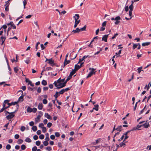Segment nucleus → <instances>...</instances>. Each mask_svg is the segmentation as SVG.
<instances>
[{"label":"nucleus","instance_id":"8","mask_svg":"<svg viewBox=\"0 0 151 151\" xmlns=\"http://www.w3.org/2000/svg\"><path fill=\"white\" fill-rule=\"evenodd\" d=\"M73 18H74L75 20H78L79 18V15L78 14H75V15L73 16Z\"/></svg>","mask_w":151,"mask_h":151},{"label":"nucleus","instance_id":"1","mask_svg":"<svg viewBox=\"0 0 151 151\" xmlns=\"http://www.w3.org/2000/svg\"><path fill=\"white\" fill-rule=\"evenodd\" d=\"M60 79H58L57 81H55L54 83L55 86L57 87L56 89L61 88L65 86V83L64 82L63 83L60 81Z\"/></svg>","mask_w":151,"mask_h":151},{"label":"nucleus","instance_id":"37","mask_svg":"<svg viewBox=\"0 0 151 151\" xmlns=\"http://www.w3.org/2000/svg\"><path fill=\"white\" fill-rule=\"evenodd\" d=\"M23 141L21 139H19L18 140V143L19 144H21L22 143Z\"/></svg>","mask_w":151,"mask_h":151},{"label":"nucleus","instance_id":"4","mask_svg":"<svg viewBox=\"0 0 151 151\" xmlns=\"http://www.w3.org/2000/svg\"><path fill=\"white\" fill-rule=\"evenodd\" d=\"M89 70H91V71L89 73L88 76H87V78L91 77L96 72V69L93 68H89Z\"/></svg>","mask_w":151,"mask_h":151},{"label":"nucleus","instance_id":"29","mask_svg":"<svg viewBox=\"0 0 151 151\" xmlns=\"http://www.w3.org/2000/svg\"><path fill=\"white\" fill-rule=\"evenodd\" d=\"M25 141L28 142H31V140L28 137H27L26 138Z\"/></svg>","mask_w":151,"mask_h":151},{"label":"nucleus","instance_id":"64","mask_svg":"<svg viewBox=\"0 0 151 151\" xmlns=\"http://www.w3.org/2000/svg\"><path fill=\"white\" fill-rule=\"evenodd\" d=\"M50 138L52 139H54L55 138V136L54 135H52L50 136Z\"/></svg>","mask_w":151,"mask_h":151},{"label":"nucleus","instance_id":"42","mask_svg":"<svg viewBox=\"0 0 151 151\" xmlns=\"http://www.w3.org/2000/svg\"><path fill=\"white\" fill-rule=\"evenodd\" d=\"M43 144L45 146H47L48 144V142L47 141H45L43 142Z\"/></svg>","mask_w":151,"mask_h":151},{"label":"nucleus","instance_id":"43","mask_svg":"<svg viewBox=\"0 0 151 151\" xmlns=\"http://www.w3.org/2000/svg\"><path fill=\"white\" fill-rule=\"evenodd\" d=\"M149 84H150V83H149ZM149 88H150V86H149V85H147L146 84L145 85V86L144 88V89H147V90H148L149 89Z\"/></svg>","mask_w":151,"mask_h":151},{"label":"nucleus","instance_id":"63","mask_svg":"<svg viewBox=\"0 0 151 151\" xmlns=\"http://www.w3.org/2000/svg\"><path fill=\"white\" fill-rule=\"evenodd\" d=\"M40 46H41V48L42 50H43L45 48V47L44 46V45L43 44H41Z\"/></svg>","mask_w":151,"mask_h":151},{"label":"nucleus","instance_id":"16","mask_svg":"<svg viewBox=\"0 0 151 151\" xmlns=\"http://www.w3.org/2000/svg\"><path fill=\"white\" fill-rule=\"evenodd\" d=\"M23 96H21L19 97V98L18 99V100L17 102H22L23 101Z\"/></svg>","mask_w":151,"mask_h":151},{"label":"nucleus","instance_id":"2","mask_svg":"<svg viewBox=\"0 0 151 151\" xmlns=\"http://www.w3.org/2000/svg\"><path fill=\"white\" fill-rule=\"evenodd\" d=\"M86 26L85 25L81 29H79L78 28H77L75 30H73L71 32L73 34H74L76 33H78L79 32L86 30Z\"/></svg>","mask_w":151,"mask_h":151},{"label":"nucleus","instance_id":"39","mask_svg":"<svg viewBox=\"0 0 151 151\" xmlns=\"http://www.w3.org/2000/svg\"><path fill=\"white\" fill-rule=\"evenodd\" d=\"M11 147V146L10 145H7L6 146V148L8 150H9L10 149Z\"/></svg>","mask_w":151,"mask_h":151},{"label":"nucleus","instance_id":"3","mask_svg":"<svg viewBox=\"0 0 151 151\" xmlns=\"http://www.w3.org/2000/svg\"><path fill=\"white\" fill-rule=\"evenodd\" d=\"M17 110H16L15 111L11 113L9 112L8 111H6V114L7 113L9 114V115L6 116V118L8 119H10L12 118H13L14 116V114H13L15 113V112H16L17 111Z\"/></svg>","mask_w":151,"mask_h":151},{"label":"nucleus","instance_id":"34","mask_svg":"<svg viewBox=\"0 0 151 151\" xmlns=\"http://www.w3.org/2000/svg\"><path fill=\"white\" fill-rule=\"evenodd\" d=\"M118 35L117 33H116L114 35L111 37V39L112 40L114 39Z\"/></svg>","mask_w":151,"mask_h":151},{"label":"nucleus","instance_id":"35","mask_svg":"<svg viewBox=\"0 0 151 151\" xmlns=\"http://www.w3.org/2000/svg\"><path fill=\"white\" fill-rule=\"evenodd\" d=\"M52 68L50 67H47L45 69V68L44 71H45L47 70H51Z\"/></svg>","mask_w":151,"mask_h":151},{"label":"nucleus","instance_id":"40","mask_svg":"<svg viewBox=\"0 0 151 151\" xmlns=\"http://www.w3.org/2000/svg\"><path fill=\"white\" fill-rule=\"evenodd\" d=\"M121 19V18L119 16L116 17L115 18V20L116 21H119Z\"/></svg>","mask_w":151,"mask_h":151},{"label":"nucleus","instance_id":"22","mask_svg":"<svg viewBox=\"0 0 151 151\" xmlns=\"http://www.w3.org/2000/svg\"><path fill=\"white\" fill-rule=\"evenodd\" d=\"M122 129V126H119L116 129V130L118 131H121Z\"/></svg>","mask_w":151,"mask_h":151},{"label":"nucleus","instance_id":"59","mask_svg":"<svg viewBox=\"0 0 151 151\" xmlns=\"http://www.w3.org/2000/svg\"><path fill=\"white\" fill-rule=\"evenodd\" d=\"M37 147L36 146H34L32 148V151H36V150H37Z\"/></svg>","mask_w":151,"mask_h":151},{"label":"nucleus","instance_id":"36","mask_svg":"<svg viewBox=\"0 0 151 151\" xmlns=\"http://www.w3.org/2000/svg\"><path fill=\"white\" fill-rule=\"evenodd\" d=\"M9 100H5L4 101V102L3 103V105H5L6 104H7L8 105V104H10L9 103Z\"/></svg>","mask_w":151,"mask_h":151},{"label":"nucleus","instance_id":"45","mask_svg":"<svg viewBox=\"0 0 151 151\" xmlns=\"http://www.w3.org/2000/svg\"><path fill=\"white\" fill-rule=\"evenodd\" d=\"M42 130L43 132L45 133L46 131V129L45 127H44L42 128Z\"/></svg>","mask_w":151,"mask_h":151},{"label":"nucleus","instance_id":"54","mask_svg":"<svg viewBox=\"0 0 151 151\" xmlns=\"http://www.w3.org/2000/svg\"><path fill=\"white\" fill-rule=\"evenodd\" d=\"M25 127L24 126H22L21 127L20 130L22 131V132L24 131L25 130Z\"/></svg>","mask_w":151,"mask_h":151},{"label":"nucleus","instance_id":"32","mask_svg":"<svg viewBox=\"0 0 151 151\" xmlns=\"http://www.w3.org/2000/svg\"><path fill=\"white\" fill-rule=\"evenodd\" d=\"M32 129L34 132L36 131L37 130V127L36 126H34L32 127Z\"/></svg>","mask_w":151,"mask_h":151},{"label":"nucleus","instance_id":"14","mask_svg":"<svg viewBox=\"0 0 151 151\" xmlns=\"http://www.w3.org/2000/svg\"><path fill=\"white\" fill-rule=\"evenodd\" d=\"M76 71L75 69H74L72 70V71L70 72V76H72L76 72Z\"/></svg>","mask_w":151,"mask_h":151},{"label":"nucleus","instance_id":"7","mask_svg":"<svg viewBox=\"0 0 151 151\" xmlns=\"http://www.w3.org/2000/svg\"><path fill=\"white\" fill-rule=\"evenodd\" d=\"M48 63L52 66L54 65V61L53 60H52V58L50 59H49Z\"/></svg>","mask_w":151,"mask_h":151},{"label":"nucleus","instance_id":"58","mask_svg":"<svg viewBox=\"0 0 151 151\" xmlns=\"http://www.w3.org/2000/svg\"><path fill=\"white\" fill-rule=\"evenodd\" d=\"M64 91L63 89H62L61 91H60L59 92V93L60 94H63L64 92Z\"/></svg>","mask_w":151,"mask_h":151},{"label":"nucleus","instance_id":"41","mask_svg":"<svg viewBox=\"0 0 151 151\" xmlns=\"http://www.w3.org/2000/svg\"><path fill=\"white\" fill-rule=\"evenodd\" d=\"M5 6H6V7H5V10L6 12H8L9 10V9L8 8L9 6V4H8V5Z\"/></svg>","mask_w":151,"mask_h":151},{"label":"nucleus","instance_id":"52","mask_svg":"<svg viewBox=\"0 0 151 151\" xmlns=\"http://www.w3.org/2000/svg\"><path fill=\"white\" fill-rule=\"evenodd\" d=\"M41 143L39 141H37L36 142V144L37 146H39Z\"/></svg>","mask_w":151,"mask_h":151},{"label":"nucleus","instance_id":"9","mask_svg":"<svg viewBox=\"0 0 151 151\" xmlns=\"http://www.w3.org/2000/svg\"><path fill=\"white\" fill-rule=\"evenodd\" d=\"M45 116L48 119H52V117L48 113L45 114Z\"/></svg>","mask_w":151,"mask_h":151},{"label":"nucleus","instance_id":"56","mask_svg":"<svg viewBox=\"0 0 151 151\" xmlns=\"http://www.w3.org/2000/svg\"><path fill=\"white\" fill-rule=\"evenodd\" d=\"M46 150L48 151H50L52 150L51 148L50 147H46Z\"/></svg>","mask_w":151,"mask_h":151},{"label":"nucleus","instance_id":"53","mask_svg":"<svg viewBox=\"0 0 151 151\" xmlns=\"http://www.w3.org/2000/svg\"><path fill=\"white\" fill-rule=\"evenodd\" d=\"M52 123H50V122H49L47 123V127H49V128H50V127L52 125Z\"/></svg>","mask_w":151,"mask_h":151},{"label":"nucleus","instance_id":"13","mask_svg":"<svg viewBox=\"0 0 151 151\" xmlns=\"http://www.w3.org/2000/svg\"><path fill=\"white\" fill-rule=\"evenodd\" d=\"M142 125V126H144L145 128H147L150 127V124L148 123H146Z\"/></svg>","mask_w":151,"mask_h":151},{"label":"nucleus","instance_id":"20","mask_svg":"<svg viewBox=\"0 0 151 151\" xmlns=\"http://www.w3.org/2000/svg\"><path fill=\"white\" fill-rule=\"evenodd\" d=\"M81 68V66L78 65H76L75 66L74 69L76 70V71L78 70Z\"/></svg>","mask_w":151,"mask_h":151},{"label":"nucleus","instance_id":"12","mask_svg":"<svg viewBox=\"0 0 151 151\" xmlns=\"http://www.w3.org/2000/svg\"><path fill=\"white\" fill-rule=\"evenodd\" d=\"M88 57V56H84L82 58V59H80L79 60V61L78 62V64H79V63H80V62L83 61L86 58H87Z\"/></svg>","mask_w":151,"mask_h":151},{"label":"nucleus","instance_id":"24","mask_svg":"<svg viewBox=\"0 0 151 151\" xmlns=\"http://www.w3.org/2000/svg\"><path fill=\"white\" fill-rule=\"evenodd\" d=\"M42 84L44 86H45L47 84V83L45 80H43L42 82Z\"/></svg>","mask_w":151,"mask_h":151},{"label":"nucleus","instance_id":"46","mask_svg":"<svg viewBox=\"0 0 151 151\" xmlns=\"http://www.w3.org/2000/svg\"><path fill=\"white\" fill-rule=\"evenodd\" d=\"M133 46L132 48L133 49H135L137 46V44H133Z\"/></svg>","mask_w":151,"mask_h":151},{"label":"nucleus","instance_id":"30","mask_svg":"<svg viewBox=\"0 0 151 151\" xmlns=\"http://www.w3.org/2000/svg\"><path fill=\"white\" fill-rule=\"evenodd\" d=\"M71 77L72 76H70V75H69V76L67 78L66 80V81L64 82L65 83V84L70 79Z\"/></svg>","mask_w":151,"mask_h":151},{"label":"nucleus","instance_id":"51","mask_svg":"<svg viewBox=\"0 0 151 151\" xmlns=\"http://www.w3.org/2000/svg\"><path fill=\"white\" fill-rule=\"evenodd\" d=\"M55 136H56V137H58L60 136V134H59V133L58 132H56L55 133Z\"/></svg>","mask_w":151,"mask_h":151},{"label":"nucleus","instance_id":"62","mask_svg":"<svg viewBox=\"0 0 151 151\" xmlns=\"http://www.w3.org/2000/svg\"><path fill=\"white\" fill-rule=\"evenodd\" d=\"M19 134H15L14 135V138H15L16 139H18L19 138Z\"/></svg>","mask_w":151,"mask_h":151},{"label":"nucleus","instance_id":"33","mask_svg":"<svg viewBox=\"0 0 151 151\" xmlns=\"http://www.w3.org/2000/svg\"><path fill=\"white\" fill-rule=\"evenodd\" d=\"M142 69V67H141L137 68V70L139 73H140L141 71V69ZM142 71H143V70H142Z\"/></svg>","mask_w":151,"mask_h":151},{"label":"nucleus","instance_id":"49","mask_svg":"<svg viewBox=\"0 0 151 151\" xmlns=\"http://www.w3.org/2000/svg\"><path fill=\"white\" fill-rule=\"evenodd\" d=\"M21 148L22 150H24L26 148V146L24 145H22L21 146Z\"/></svg>","mask_w":151,"mask_h":151},{"label":"nucleus","instance_id":"27","mask_svg":"<svg viewBox=\"0 0 151 151\" xmlns=\"http://www.w3.org/2000/svg\"><path fill=\"white\" fill-rule=\"evenodd\" d=\"M59 92H56L55 94L54 95V96L55 97V99H56L57 97L59 96Z\"/></svg>","mask_w":151,"mask_h":151},{"label":"nucleus","instance_id":"47","mask_svg":"<svg viewBox=\"0 0 151 151\" xmlns=\"http://www.w3.org/2000/svg\"><path fill=\"white\" fill-rule=\"evenodd\" d=\"M42 102L44 104H47V100L46 99H44L42 101Z\"/></svg>","mask_w":151,"mask_h":151},{"label":"nucleus","instance_id":"38","mask_svg":"<svg viewBox=\"0 0 151 151\" xmlns=\"http://www.w3.org/2000/svg\"><path fill=\"white\" fill-rule=\"evenodd\" d=\"M134 74L133 73H132V78L131 79H129L128 80V81L129 82H130L132 80L133 78H134Z\"/></svg>","mask_w":151,"mask_h":151},{"label":"nucleus","instance_id":"18","mask_svg":"<svg viewBox=\"0 0 151 151\" xmlns=\"http://www.w3.org/2000/svg\"><path fill=\"white\" fill-rule=\"evenodd\" d=\"M43 105L42 103H39L38 106V109L40 110L42 109Z\"/></svg>","mask_w":151,"mask_h":151},{"label":"nucleus","instance_id":"57","mask_svg":"<svg viewBox=\"0 0 151 151\" xmlns=\"http://www.w3.org/2000/svg\"><path fill=\"white\" fill-rule=\"evenodd\" d=\"M39 126V127H41L42 128L43 127H44V125L42 123L40 124Z\"/></svg>","mask_w":151,"mask_h":151},{"label":"nucleus","instance_id":"17","mask_svg":"<svg viewBox=\"0 0 151 151\" xmlns=\"http://www.w3.org/2000/svg\"><path fill=\"white\" fill-rule=\"evenodd\" d=\"M150 44V42H146L143 43L142 44V45L143 46H148Z\"/></svg>","mask_w":151,"mask_h":151},{"label":"nucleus","instance_id":"19","mask_svg":"<svg viewBox=\"0 0 151 151\" xmlns=\"http://www.w3.org/2000/svg\"><path fill=\"white\" fill-rule=\"evenodd\" d=\"M18 103V102H12L10 104H8V107H9L10 106L12 105H15L16 104H17Z\"/></svg>","mask_w":151,"mask_h":151},{"label":"nucleus","instance_id":"6","mask_svg":"<svg viewBox=\"0 0 151 151\" xmlns=\"http://www.w3.org/2000/svg\"><path fill=\"white\" fill-rule=\"evenodd\" d=\"M109 35H105L102 37V40L104 41L105 42H107V38L108 36Z\"/></svg>","mask_w":151,"mask_h":151},{"label":"nucleus","instance_id":"55","mask_svg":"<svg viewBox=\"0 0 151 151\" xmlns=\"http://www.w3.org/2000/svg\"><path fill=\"white\" fill-rule=\"evenodd\" d=\"M146 106H145V107L144 108V109L140 111V112L139 113V114H142L143 113V112H144V110L146 108Z\"/></svg>","mask_w":151,"mask_h":151},{"label":"nucleus","instance_id":"11","mask_svg":"<svg viewBox=\"0 0 151 151\" xmlns=\"http://www.w3.org/2000/svg\"><path fill=\"white\" fill-rule=\"evenodd\" d=\"M1 38L2 41V43L1 44V45H2L4 44V42L6 38L5 37L2 36L1 37Z\"/></svg>","mask_w":151,"mask_h":151},{"label":"nucleus","instance_id":"48","mask_svg":"<svg viewBox=\"0 0 151 151\" xmlns=\"http://www.w3.org/2000/svg\"><path fill=\"white\" fill-rule=\"evenodd\" d=\"M39 138L41 139H43L44 138V136L43 134H41L39 136Z\"/></svg>","mask_w":151,"mask_h":151},{"label":"nucleus","instance_id":"60","mask_svg":"<svg viewBox=\"0 0 151 151\" xmlns=\"http://www.w3.org/2000/svg\"><path fill=\"white\" fill-rule=\"evenodd\" d=\"M32 112H33L34 113H35L36 112L37 109L36 108H33L32 109Z\"/></svg>","mask_w":151,"mask_h":151},{"label":"nucleus","instance_id":"44","mask_svg":"<svg viewBox=\"0 0 151 151\" xmlns=\"http://www.w3.org/2000/svg\"><path fill=\"white\" fill-rule=\"evenodd\" d=\"M2 27L4 29L5 33L6 32V29L7 27V26L6 25H4Z\"/></svg>","mask_w":151,"mask_h":151},{"label":"nucleus","instance_id":"28","mask_svg":"<svg viewBox=\"0 0 151 151\" xmlns=\"http://www.w3.org/2000/svg\"><path fill=\"white\" fill-rule=\"evenodd\" d=\"M23 3L24 5V9L25 8V6L27 3L26 0H24L23 1Z\"/></svg>","mask_w":151,"mask_h":151},{"label":"nucleus","instance_id":"25","mask_svg":"<svg viewBox=\"0 0 151 151\" xmlns=\"http://www.w3.org/2000/svg\"><path fill=\"white\" fill-rule=\"evenodd\" d=\"M14 71L16 73H17V72L19 70V68L18 67H16L14 68Z\"/></svg>","mask_w":151,"mask_h":151},{"label":"nucleus","instance_id":"26","mask_svg":"<svg viewBox=\"0 0 151 151\" xmlns=\"http://www.w3.org/2000/svg\"><path fill=\"white\" fill-rule=\"evenodd\" d=\"M30 58H26V60H25V62L27 64H28L30 61Z\"/></svg>","mask_w":151,"mask_h":151},{"label":"nucleus","instance_id":"15","mask_svg":"<svg viewBox=\"0 0 151 151\" xmlns=\"http://www.w3.org/2000/svg\"><path fill=\"white\" fill-rule=\"evenodd\" d=\"M94 107L93 108V110H95L96 111L99 110V105L98 104L95 105L94 106Z\"/></svg>","mask_w":151,"mask_h":151},{"label":"nucleus","instance_id":"31","mask_svg":"<svg viewBox=\"0 0 151 151\" xmlns=\"http://www.w3.org/2000/svg\"><path fill=\"white\" fill-rule=\"evenodd\" d=\"M133 5L132 4H131L129 7V10L132 11L133 9Z\"/></svg>","mask_w":151,"mask_h":151},{"label":"nucleus","instance_id":"23","mask_svg":"<svg viewBox=\"0 0 151 151\" xmlns=\"http://www.w3.org/2000/svg\"><path fill=\"white\" fill-rule=\"evenodd\" d=\"M32 109L30 107H28L27 109V111L28 112H32Z\"/></svg>","mask_w":151,"mask_h":151},{"label":"nucleus","instance_id":"50","mask_svg":"<svg viewBox=\"0 0 151 151\" xmlns=\"http://www.w3.org/2000/svg\"><path fill=\"white\" fill-rule=\"evenodd\" d=\"M125 145V143L123 142H121L119 145V147H122L123 146Z\"/></svg>","mask_w":151,"mask_h":151},{"label":"nucleus","instance_id":"10","mask_svg":"<svg viewBox=\"0 0 151 151\" xmlns=\"http://www.w3.org/2000/svg\"><path fill=\"white\" fill-rule=\"evenodd\" d=\"M8 106L5 107V105H3V108L1 109V110H0V113H1L2 112H3L4 110L6 109H7V108H8Z\"/></svg>","mask_w":151,"mask_h":151},{"label":"nucleus","instance_id":"61","mask_svg":"<svg viewBox=\"0 0 151 151\" xmlns=\"http://www.w3.org/2000/svg\"><path fill=\"white\" fill-rule=\"evenodd\" d=\"M38 138V137L37 135H35L33 136V139L34 140H37Z\"/></svg>","mask_w":151,"mask_h":151},{"label":"nucleus","instance_id":"21","mask_svg":"<svg viewBox=\"0 0 151 151\" xmlns=\"http://www.w3.org/2000/svg\"><path fill=\"white\" fill-rule=\"evenodd\" d=\"M5 58L6 60L7 64V65H8L9 70V71H10L11 70V68H10V67L9 65V63H8V61L7 59V58H6V55H5Z\"/></svg>","mask_w":151,"mask_h":151},{"label":"nucleus","instance_id":"5","mask_svg":"<svg viewBox=\"0 0 151 151\" xmlns=\"http://www.w3.org/2000/svg\"><path fill=\"white\" fill-rule=\"evenodd\" d=\"M41 116L39 115L37 116V118H35V122L36 123L39 122L40 121V118L41 117Z\"/></svg>","mask_w":151,"mask_h":151}]
</instances>
